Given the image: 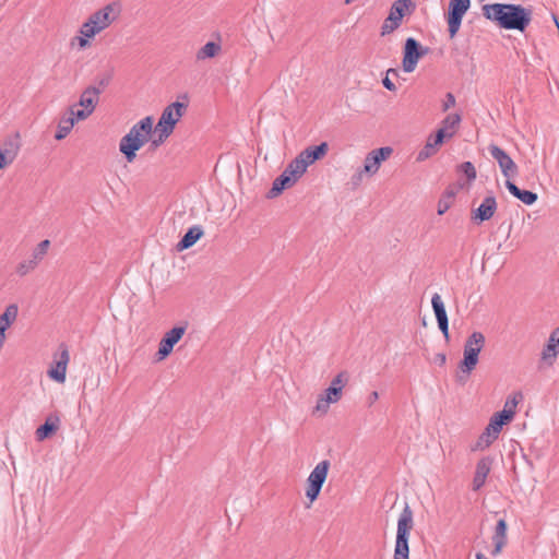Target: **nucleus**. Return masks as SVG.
Masks as SVG:
<instances>
[{
    "label": "nucleus",
    "mask_w": 559,
    "mask_h": 559,
    "mask_svg": "<svg viewBox=\"0 0 559 559\" xmlns=\"http://www.w3.org/2000/svg\"><path fill=\"white\" fill-rule=\"evenodd\" d=\"M487 20L496 22L501 28L524 32L532 20V10L520 4L493 3L483 7Z\"/></svg>",
    "instance_id": "1"
},
{
    "label": "nucleus",
    "mask_w": 559,
    "mask_h": 559,
    "mask_svg": "<svg viewBox=\"0 0 559 559\" xmlns=\"http://www.w3.org/2000/svg\"><path fill=\"white\" fill-rule=\"evenodd\" d=\"M153 117L147 116L134 123L119 143V151L128 163L134 162L136 152L150 140L153 132Z\"/></svg>",
    "instance_id": "2"
},
{
    "label": "nucleus",
    "mask_w": 559,
    "mask_h": 559,
    "mask_svg": "<svg viewBox=\"0 0 559 559\" xmlns=\"http://www.w3.org/2000/svg\"><path fill=\"white\" fill-rule=\"evenodd\" d=\"M485 336L481 332H473L464 344L463 359L459 365V372L456 374V382L465 384L469 378L471 372L478 364V356L485 346Z\"/></svg>",
    "instance_id": "3"
},
{
    "label": "nucleus",
    "mask_w": 559,
    "mask_h": 559,
    "mask_svg": "<svg viewBox=\"0 0 559 559\" xmlns=\"http://www.w3.org/2000/svg\"><path fill=\"white\" fill-rule=\"evenodd\" d=\"M105 29V10L93 13L80 27L79 33L70 39V47L83 51L92 46V40Z\"/></svg>",
    "instance_id": "4"
},
{
    "label": "nucleus",
    "mask_w": 559,
    "mask_h": 559,
    "mask_svg": "<svg viewBox=\"0 0 559 559\" xmlns=\"http://www.w3.org/2000/svg\"><path fill=\"white\" fill-rule=\"evenodd\" d=\"M413 526V511L406 504L397 520L394 559H409L408 539Z\"/></svg>",
    "instance_id": "5"
},
{
    "label": "nucleus",
    "mask_w": 559,
    "mask_h": 559,
    "mask_svg": "<svg viewBox=\"0 0 559 559\" xmlns=\"http://www.w3.org/2000/svg\"><path fill=\"white\" fill-rule=\"evenodd\" d=\"M103 92V81L97 85H91L86 87L80 95L79 103L73 104L69 107L72 111V116L81 121L86 120L95 110L96 106L100 100V94Z\"/></svg>",
    "instance_id": "6"
},
{
    "label": "nucleus",
    "mask_w": 559,
    "mask_h": 559,
    "mask_svg": "<svg viewBox=\"0 0 559 559\" xmlns=\"http://www.w3.org/2000/svg\"><path fill=\"white\" fill-rule=\"evenodd\" d=\"M188 108L187 103L174 102L166 106L158 119L155 131L163 132L162 135H171L177 122Z\"/></svg>",
    "instance_id": "7"
},
{
    "label": "nucleus",
    "mask_w": 559,
    "mask_h": 559,
    "mask_svg": "<svg viewBox=\"0 0 559 559\" xmlns=\"http://www.w3.org/2000/svg\"><path fill=\"white\" fill-rule=\"evenodd\" d=\"M330 461L323 460L319 462L314 468L311 471L310 475L307 478V488H306V497L313 502L318 499L322 486L326 480L328 473L330 469Z\"/></svg>",
    "instance_id": "8"
},
{
    "label": "nucleus",
    "mask_w": 559,
    "mask_h": 559,
    "mask_svg": "<svg viewBox=\"0 0 559 559\" xmlns=\"http://www.w3.org/2000/svg\"><path fill=\"white\" fill-rule=\"evenodd\" d=\"M187 326L188 323L183 322L180 325H175L163 335L158 344V350L156 353L157 361L164 360L173 353L175 345L185 335Z\"/></svg>",
    "instance_id": "9"
},
{
    "label": "nucleus",
    "mask_w": 559,
    "mask_h": 559,
    "mask_svg": "<svg viewBox=\"0 0 559 559\" xmlns=\"http://www.w3.org/2000/svg\"><path fill=\"white\" fill-rule=\"evenodd\" d=\"M471 7V0H450L447 14L448 31L451 38L460 31L463 16Z\"/></svg>",
    "instance_id": "10"
},
{
    "label": "nucleus",
    "mask_w": 559,
    "mask_h": 559,
    "mask_svg": "<svg viewBox=\"0 0 559 559\" xmlns=\"http://www.w3.org/2000/svg\"><path fill=\"white\" fill-rule=\"evenodd\" d=\"M428 52V48H424L415 38L408 37L405 40L403 52V70L407 73L413 72L418 60Z\"/></svg>",
    "instance_id": "11"
},
{
    "label": "nucleus",
    "mask_w": 559,
    "mask_h": 559,
    "mask_svg": "<svg viewBox=\"0 0 559 559\" xmlns=\"http://www.w3.org/2000/svg\"><path fill=\"white\" fill-rule=\"evenodd\" d=\"M488 151L491 157L498 163L501 174L507 180L518 175V165L504 150L496 144H489Z\"/></svg>",
    "instance_id": "12"
},
{
    "label": "nucleus",
    "mask_w": 559,
    "mask_h": 559,
    "mask_svg": "<svg viewBox=\"0 0 559 559\" xmlns=\"http://www.w3.org/2000/svg\"><path fill=\"white\" fill-rule=\"evenodd\" d=\"M407 7L408 0H396L393 2L390 9V13L381 26L382 36L391 34L401 25L402 19Z\"/></svg>",
    "instance_id": "13"
},
{
    "label": "nucleus",
    "mask_w": 559,
    "mask_h": 559,
    "mask_svg": "<svg viewBox=\"0 0 559 559\" xmlns=\"http://www.w3.org/2000/svg\"><path fill=\"white\" fill-rule=\"evenodd\" d=\"M392 153L393 150L390 146L372 150L365 157L362 170L369 176L376 175L381 166V163L388 159Z\"/></svg>",
    "instance_id": "14"
},
{
    "label": "nucleus",
    "mask_w": 559,
    "mask_h": 559,
    "mask_svg": "<svg viewBox=\"0 0 559 559\" xmlns=\"http://www.w3.org/2000/svg\"><path fill=\"white\" fill-rule=\"evenodd\" d=\"M497 207L498 204L493 194L485 197L479 206L472 211V222L480 225L481 223L489 221L495 215Z\"/></svg>",
    "instance_id": "15"
},
{
    "label": "nucleus",
    "mask_w": 559,
    "mask_h": 559,
    "mask_svg": "<svg viewBox=\"0 0 559 559\" xmlns=\"http://www.w3.org/2000/svg\"><path fill=\"white\" fill-rule=\"evenodd\" d=\"M502 427L498 421L490 418L489 424L485 428L484 432L478 437L476 443L471 447L472 451L485 450L491 445V443L498 439Z\"/></svg>",
    "instance_id": "16"
},
{
    "label": "nucleus",
    "mask_w": 559,
    "mask_h": 559,
    "mask_svg": "<svg viewBox=\"0 0 559 559\" xmlns=\"http://www.w3.org/2000/svg\"><path fill=\"white\" fill-rule=\"evenodd\" d=\"M69 359L70 357L68 350H61L59 356L55 359V361L48 369V377L58 383H63L67 377V367L69 364Z\"/></svg>",
    "instance_id": "17"
},
{
    "label": "nucleus",
    "mask_w": 559,
    "mask_h": 559,
    "mask_svg": "<svg viewBox=\"0 0 559 559\" xmlns=\"http://www.w3.org/2000/svg\"><path fill=\"white\" fill-rule=\"evenodd\" d=\"M492 459L489 456L481 457L476 464V471L473 478V490H479L486 483V478L490 473Z\"/></svg>",
    "instance_id": "18"
},
{
    "label": "nucleus",
    "mask_w": 559,
    "mask_h": 559,
    "mask_svg": "<svg viewBox=\"0 0 559 559\" xmlns=\"http://www.w3.org/2000/svg\"><path fill=\"white\" fill-rule=\"evenodd\" d=\"M79 122H81V120L72 116V111L68 108L63 116L59 119L55 139L57 141H61L67 138L71 133L74 126Z\"/></svg>",
    "instance_id": "19"
},
{
    "label": "nucleus",
    "mask_w": 559,
    "mask_h": 559,
    "mask_svg": "<svg viewBox=\"0 0 559 559\" xmlns=\"http://www.w3.org/2000/svg\"><path fill=\"white\" fill-rule=\"evenodd\" d=\"M17 313V306L12 304L4 309L2 314H0V350L5 342V331L15 322Z\"/></svg>",
    "instance_id": "20"
},
{
    "label": "nucleus",
    "mask_w": 559,
    "mask_h": 559,
    "mask_svg": "<svg viewBox=\"0 0 559 559\" xmlns=\"http://www.w3.org/2000/svg\"><path fill=\"white\" fill-rule=\"evenodd\" d=\"M342 399L341 392L336 388H328L323 394L318 397L314 411L320 414H326L330 404L336 403Z\"/></svg>",
    "instance_id": "21"
},
{
    "label": "nucleus",
    "mask_w": 559,
    "mask_h": 559,
    "mask_svg": "<svg viewBox=\"0 0 559 559\" xmlns=\"http://www.w3.org/2000/svg\"><path fill=\"white\" fill-rule=\"evenodd\" d=\"M507 522L504 519H500L495 527V532L492 535V543H493V549L491 550L492 556H498L503 547L507 545L508 537H507Z\"/></svg>",
    "instance_id": "22"
},
{
    "label": "nucleus",
    "mask_w": 559,
    "mask_h": 559,
    "mask_svg": "<svg viewBox=\"0 0 559 559\" xmlns=\"http://www.w3.org/2000/svg\"><path fill=\"white\" fill-rule=\"evenodd\" d=\"M329 145L326 142H322L316 146H308L304 151H301L298 156L304 159V163H307V167L312 165L314 162L321 159L328 153Z\"/></svg>",
    "instance_id": "23"
},
{
    "label": "nucleus",
    "mask_w": 559,
    "mask_h": 559,
    "mask_svg": "<svg viewBox=\"0 0 559 559\" xmlns=\"http://www.w3.org/2000/svg\"><path fill=\"white\" fill-rule=\"evenodd\" d=\"M203 228L200 225L190 227L177 243V250L183 251L191 248L203 236Z\"/></svg>",
    "instance_id": "24"
},
{
    "label": "nucleus",
    "mask_w": 559,
    "mask_h": 559,
    "mask_svg": "<svg viewBox=\"0 0 559 559\" xmlns=\"http://www.w3.org/2000/svg\"><path fill=\"white\" fill-rule=\"evenodd\" d=\"M506 188L514 198L519 199L526 205H532L537 201V194L535 192L528 190L520 189L514 182L511 180L506 181Z\"/></svg>",
    "instance_id": "25"
},
{
    "label": "nucleus",
    "mask_w": 559,
    "mask_h": 559,
    "mask_svg": "<svg viewBox=\"0 0 559 559\" xmlns=\"http://www.w3.org/2000/svg\"><path fill=\"white\" fill-rule=\"evenodd\" d=\"M294 186V180L290 177L286 176V174H281L272 183V188L267 192V198L273 199L280 195L283 190L290 188Z\"/></svg>",
    "instance_id": "26"
},
{
    "label": "nucleus",
    "mask_w": 559,
    "mask_h": 559,
    "mask_svg": "<svg viewBox=\"0 0 559 559\" xmlns=\"http://www.w3.org/2000/svg\"><path fill=\"white\" fill-rule=\"evenodd\" d=\"M559 354V333L554 330L550 333L548 338V343L546 347L543 349L542 357L544 360H552Z\"/></svg>",
    "instance_id": "27"
},
{
    "label": "nucleus",
    "mask_w": 559,
    "mask_h": 559,
    "mask_svg": "<svg viewBox=\"0 0 559 559\" xmlns=\"http://www.w3.org/2000/svg\"><path fill=\"white\" fill-rule=\"evenodd\" d=\"M221 51L222 46L219 43L207 41L197 51L195 58L199 61H203L205 59L215 58Z\"/></svg>",
    "instance_id": "28"
},
{
    "label": "nucleus",
    "mask_w": 559,
    "mask_h": 559,
    "mask_svg": "<svg viewBox=\"0 0 559 559\" xmlns=\"http://www.w3.org/2000/svg\"><path fill=\"white\" fill-rule=\"evenodd\" d=\"M461 122V116L459 114H450L442 120L441 129H445L448 138H452Z\"/></svg>",
    "instance_id": "29"
},
{
    "label": "nucleus",
    "mask_w": 559,
    "mask_h": 559,
    "mask_svg": "<svg viewBox=\"0 0 559 559\" xmlns=\"http://www.w3.org/2000/svg\"><path fill=\"white\" fill-rule=\"evenodd\" d=\"M50 248V241L48 239L41 240L32 251L29 257L31 260L35 261L37 265L44 260L47 255L48 250Z\"/></svg>",
    "instance_id": "30"
},
{
    "label": "nucleus",
    "mask_w": 559,
    "mask_h": 559,
    "mask_svg": "<svg viewBox=\"0 0 559 559\" xmlns=\"http://www.w3.org/2000/svg\"><path fill=\"white\" fill-rule=\"evenodd\" d=\"M431 306H432V309H433L437 322L448 319V314H447V311H445L444 304H443V301L441 299V296L439 294L436 293L432 296V298H431Z\"/></svg>",
    "instance_id": "31"
},
{
    "label": "nucleus",
    "mask_w": 559,
    "mask_h": 559,
    "mask_svg": "<svg viewBox=\"0 0 559 559\" xmlns=\"http://www.w3.org/2000/svg\"><path fill=\"white\" fill-rule=\"evenodd\" d=\"M438 147L439 146L437 144H435L432 139H430L428 136L425 146L417 154V157H416L417 162H424L427 158H429L430 156L435 155L438 152Z\"/></svg>",
    "instance_id": "32"
},
{
    "label": "nucleus",
    "mask_w": 559,
    "mask_h": 559,
    "mask_svg": "<svg viewBox=\"0 0 559 559\" xmlns=\"http://www.w3.org/2000/svg\"><path fill=\"white\" fill-rule=\"evenodd\" d=\"M523 400L522 392H514L513 394L509 395L504 402L503 409L508 411L512 416L516 413V407L519 402Z\"/></svg>",
    "instance_id": "33"
},
{
    "label": "nucleus",
    "mask_w": 559,
    "mask_h": 559,
    "mask_svg": "<svg viewBox=\"0 0 559 559\" xmlns=\"http://www.w3.org/2000/svg\"><path fill=\"white\" fill-rule=\"evenodd\" d=\"M38 265L35 263V261L31 260L29 258L28 259H25L23 261H21L17 265H16V273L20 275V276H25L27 275L28 273L33 272Z\"/></svg>",
    "instance_id": "34"
},
{
    "label": "nucleus",
    "mask_w": 559,
    "mask_h": 559,
    "mask_svg": "<svg viewBox=\"0 0 559 559\" xmlns=\"http://www.w3.org/2000/svg\"><path fill=\"white\" fill-rule=\"evenodd\" d=\"M57 429L56 425L47 420L44 425L39 426L36 430L37 440L41 441L48 438Z\"/></svg>",
    "instance_id": "35"
},
{
    "label": "nucleus",
    "mask_w": 559,
    "mask_h": 559,
    "mask_svg": "<svg viewBox=\"0 0 559 559\" xmlns=\"http://www.w3.org/2000/svg\"><path fill=\"white\" fill-rule=\"evenodd\" d=\"M121 13V3L120 2H112L107 4V26H109L110 23L116 21L118 16Z\"/></svg>",
    "instance_id": "36"
},
{
    "label": "nucleus",
    "mask_w": 559,
    "mask_h": 559,
    "mask_svg": "<svg viewBox=\"0 0 559 559\" xmlns=\"http://www.w3.org/2000/svg\"><path fill=\"white\" fill-rule=\"evenodd\" d=\"M287 166L292 168L299 178H301L307 170V163H304V159L298 155Z\"/></svg>",
    "instance_id": "37"
},
{
    "label": "nucleus",
    "mask_w": 559,
    "mask_h": 559,
    "mask_svg": "<svg viewBox=\"0 0 559 559\" xmlns=\"http://www.w3.org/2000/svg\"><path fill=\"white\" fill-rule=\"evenodd\" d=\"M459 171L463 173L469 182L476 179L477 173L474 165L471 162L462 163L459 166Z\"/></svg>",
    "instance_id": "38"
},
{
    "label": "nucleus",
    "mask_w": 559,
    "mask_h": 559,
    "mask_svg": "<svg viewBox=\"0 0 559 559\" xmlns=\"http://www.w3.org/2000/svg\"><path fill=\"white\" fill-rule=\"evenodd\" d=\"M514 416H512L508 411H500L493 414L491 417L493 420L498 421L501 426L509 424Z\"/></svg>",
    "instance_id": "39"
},
{
    "label": "nucleus",
    "mask_w": 559,
    "mask_h": 559,
    "mask_svg": "<svg viewBox=\"0 0 559 559\" xmlns=\"http://www.w3.org/2000/svg\"><path fill=\"white\" fill-rule=\"evenodd\" d=\"M347 382V378L345 377V373L341 372L336 377L333 378L331 381L330 388H336L341 394H343V389Z\"/></svg>",
    "instance_id": "40"
},
{
    "label": "nucleus",
    "mask_w": 559,
    "mask_h": 559,
    "mask_svg": "<svg viewBox=\"0 0 559 559\" xmlns=\"http://www.w3.org/2000/svg\"><path fill=\"white\" fill-rule=\"evenodd\" d=\"M390 73L397 75V71L395 69H389L386 71V76L382 80V84L388 91L395 92L396 85L389 79Z\"/></svg>",
    "instance_id": "41"
},
{
    "label": "nucleus",
    "mask_w": 559,
    "mask_h": 559,
    "mask_svg": "<svg viewBox=\"0 0 559 559\" xmlns=\"http://www.w3.org/2000/svg\"><path fill=\"white\" fill-rule=\"evenodd\" d=\"M429 138L432 139L435 144L440 146L443 143V140L448 138V132H445V129L440 128L435 135H429Z\"/></svg>",
    "instance_id": "42"
},
{
    "label": "nucleus",
    "mask_w": 559,
    "mask_h": 559,
    "mask_svg": "<svg viewBox=\"0 0 559 559\" xmlns=\"http://www.w3.org/2000/svg\"><path fill=\"white\" fill-rule=\"evenodd\" d=\"M429 138L432 139L435 144L440 146L443 143V140L448 138V132H445V129L440 128L435 135H429Z\"/></svg>",
    "instance_id": "43"
},
{
    "label": "nucleus",
    "mask_w": 559,
    "mask_h": 559,
    "mask_svg": "<svg viewBox=\"0 0 559 559\" xmlns=\"http://www.w3.org/2000/svg\"><path fill=\"white\" fill-rule=\"evenodd\" d=\"M452 201L445 199V197H441L438 201L437 212L439 215H443L451 206Z\"/></svg>",
    "instance_id": "44"
},
{
    "label": "nucleus",
    "mask_w": 559,
    "mask_h": 559,
    "mask_svg": "<svg viewBox=\"0 0 559 559\" xmlns=\"http://www.w3.org/2000/svg\"><path fill=\"white\" fill-rule=\"evenodd\" d=\"M11 163L12 158H10L5 152L0 151V170L4 169Z\"/></svg>",
    "instance_id": "45"
},
{
    "label": "nucleus",
    "mask_w": 559,
    "mask_h": 559,
    "mask_svg": "<svg viewBox=\"0 0 559 559\" xmlns=\"http://www.w3.org/2000/svg\"><path fill=\"white\" fill-rule=\"evenodd\" d=\"M155 133L157 134V136L152 141V145L155 147L163 144L169 138V135H162L163 132L160 131H155Z\"/></svg>",
    "instance_id": "46"
},
{
    "label": "nucleus",
    "mask_w": 559,
    "mask_h": 559,
    "mask_svg": "<svg viewBox=\"0 0 559 559\" xmlns=\"http://www.w3.org/2000/svg\"><path fill=\"white\" fill-rule=\"evenodd\" d=\"M438 326L445 338H449V320H442L438 322Z\"/></svg>",
    "instance_id": "47"
},
{
    "label": "nucleus",
    "mask_w": 559,
    "mask_h": 559,
    "mask_svg": "<svg viewBox=\"0 0 559 559\" xmlns=\"http://www.w3.org/2000/svg\"><path fill=\"white\" fill-rule=\"evenodd\" d=\"M364 173H365L364 170H359L355 175L352 176L350 183L353 185V187H358L360 185V182L362 180Z\"/></svg>",
    "instance_id": "48"
},
{
    "label": "nucleus",
    "mask_w": 559,
    "mask_h": 559,
    "mask_svg": "<svg viewBox=\"0 0 559 559\" xmlns=\"http://www.w3.org/2000/svg\"><path fill=\"white\" fill-rule=\"evenodd\" d=\"M455 105V97L451 94H447V100L443 104V110H448L450 107Z\"/></svg>",
    "instance_id": "49"
},
{
    "label": "nucleus",
    "mask_w": 559,
    "mask_h": 559,
    "mask_svg": "<svg viewBox=\"0 0 559 559\" xmlns=\"http://www.w3.org/2000/svg\"><path fill=\"white\" fill-rule=\"evenodd\" d=\"M283 174H286V176L290 177V179L294 180V185L299 179V177H297V175H295L294 170L292 168H289L288 166H286V168L284 169Z\"/></svg>",
    "instance_id": "50"
},
{
    "label": "nucleus",
    "mask_w": 559,
    "mask_h": 559,
    "mask_svg": "<svg viewBox=\"0 0 559 559\" xmlns=\"http://www.w3.org/2000/svg\"><path fill=\"white\" fill-rule=\"evenodd\" d=\"M379 399V393L377 391H372L368 399H367V402H368V405L371 406L373 405Z\"/></svg>",
    "instance_id": "51"
},
{
    "label": "nucleus",
    "mask_w": 559,
    "mask_h": 559,
    "mask_svg": "<svg viewBox=\"0 0 559 559\" xmlns=\"http://www.w3.org/2000/svg\"><path fill=\"white\" fill-rule=\"evenodd\" d=\"M442 197H445L447 200L451 201L454 198V192L451 190H447Z\"/></svg>",
    "instance_id": "52"
},
{
    "label": "nucleus",
    "mask_w": 559,
    "mask_h": 559,
    "mask_svg": "<svg viewBox=\"0 0 559 559\" xmlns=\"http://www.w3.org/2000/svg\"><path fill=\"white\" fill-rule=\"evenodd\" d=\"M475 557L476 559H488L481 552H477Z\"/></svg>",
    "instance_id": "53"
},
{
    "label": "nucleus",
    "mask_w": 559,
    "mask_h": 559,
    "mask_svg": "<svg viewBox=\"0 0 559 559\" xmlns=\"http://www.w3.org/2000/svg\"><path fill=\"white\" fill-rule=\"evenodd\" d=\"M439 360L441 364H444L445 362V355L441 354L439 355Z\"/></svg>",
    "instance_id": "54"
},
{
    "label": "nucleus",
    "mask_w": 559,
    "mask_h": 559,
    "mask_svg": "<svg viewBox=\"0 0 559 559\" xmlns=\"http://www.w3.org/2000/svg\"><path fill=\"white\" fill-rule=\"evenodd\" d=\"M557 331V333H559V326L557 329H555Z\"/></svg>",
    "instance_id": "55"
}]
</instances>
